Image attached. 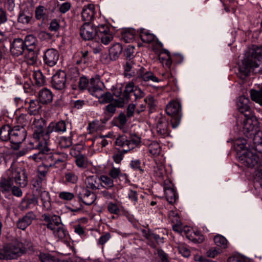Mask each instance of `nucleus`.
I'll return each instance as SVG.
<instances>
[{
    "instance_id": "5fc2aeb1",
    "label": "nucleus",
    "mask_w": 262,
    "mask_h": 262,
    "mask_svg": "<svg viewBox=\"0 0 262 262\" xmlns=\"http://www.w3.org/2000/svg\"><path fill=\"white\" fill-rule=\"evenodd\" d=\"M66 181L67 182L75 184L78 180V177L73 172H67L65 174Z\"/></svg>"
},
{
    "instance_id": "4c0bfd02",
    "label": "nucleus",
    "mask_w": 262,
    "mask_h": 262,
    "mask_svg": "<svg viewBox=\"0 0 262 262\" xmlns=\"http://www.w3.org/2000/svg\"><path fill=\"white\" fill-rule=\"evenodd\" d=\"M29 104L28 108L29 114L31 116L37 115L41 108L39 102L37 101L31 100Z\"/></svg>"
},
{
    "instance_id": "a878e982",
    "label": "nucleus",
    "mask_w": 262,
    "mask_h": 262,
    "mask_svg": "<svg viewBox=\"0 0 262 262\" xmlns=\"http://www.w3.org/2000/svg\"><path fill=\"white\" fill-rule=\"evenodd\" d=\"M37 194V195H36V196L37 197V196H39L42 203L43 207L47 210L50 209L51 198L49 192L43 189L41 190V191H40V193Z\"/></svg>"
},
{
    "instance_id": "2f4dec72",
    "label": "nucleus",
    "mask_w": 262,
    "mask_h": 262,
    "mask_svg": "<svg viewBox=\"0 0 262 262\" xmlns=\"http://www.w3.org/2000/svg\"><path fill=\"white\" fill-rule=\"evenodd\" d=\"M32 19V14L26 11H20L17 18L18 23L23 25L28 24Z\"/></svg>"
},
{
    "instance_id": "4468645a",
    "label": "nucleus",
    "mask_w": 262,
    "mask_h": 262,
    "mask_svg": "<svg viewBox=\"0 0 262 262\" xmlns=\"http://www.w3.org/2000/svg\"><path fill=\"white\" fill-rule=\"evenodd\" d=\"M7 174L10 176L13 181H15L16 184L19 185L20 187H24L27 185V177L25 173L21 174L20 171L11 168L7 171Z\"/></svg>"
},
{
    "instance_id": "1a4fd4ad",
    "label": "nucleus",
    "mask_w": 262,
    "mask_h": 262,
    "mask_svg": "<svg viewBox=\"0 0 262 262\" xmlns=\"http://www.w3.org/2000/svg\"><path fill=\"white\" fill-rule=\"evenodd\" d=\"M27 132L25 128L15 126L12 128L10 141L12 144L16 145V147L14 148L18 147L25 140Z\"/></svg>"
},
{
    "instance_id": "0e129e2a",
    "label": "nucleus",
    "mask_w": 262,
    "mask_h": 262,
    "mask_svg": "<svg viewBox=\"0 0 262 262\" xmlns=\"http://www.w3.org/2000/svg\"><path fill=\"white\" fill-rule=\"evenodd\" d=\"M157 254L161 262H169L168 255L165 253L162 249H157Z\"/></svg>"
},
{
    "instance_id": "7c9ffc66",
    "label": "nucleus",
    "mask_w": 262,
    "mask_h": 262,
    "mask_svg": "<svg viewBox=\"0 0 262 262\" xmlns=\"http://www.w3.org/2000/svg\"><path fill=\"white\" fill-rule=\"evenodd\" d=\"M12 128L8 124L2 126L0 128V139L3 141L10 140Z\"/></svg>"
},
{
    "instance_id": "cd10ccee",
    "label": "nucleus",
    "mask_w": 262,
    "mask_h": 262,
    "mask_svg": "<svg viewBox=\"0 0 262 262\" xmlns=\"http://www.w3.org/2000/svg\"><path fill=\"white\" fill-rule=\"evenodd\" d=\"M24 53L27 61L29 64H33L36 63L38 55L36 49H26Z\"/></svg>"
},
{
    "instance_id": "052dcab7",
    "label": "nucleus",
    "mask_w": 262,
    "mask_h": 262,
    "mask_svg": "<svg viewBox=\"0 0 262 262\" xmlns=\"http://www.w3.org/2000/svg\"><path fill=\"white\" fill-rule=\"evenodd\" d=\"M178 250L179 253L184 257H188L190 255V250L184 245H180Z\"/></svg>"
},
{
    "instance_id": "7ed1b4c3",
    "label": "nucleus",
    "mask_w": 262,
    "mask_h": 262,
    "mask_svg": "<svg viewBox=\"0 0 262 262\" xmlns=\"http://www.w3.org/2000/svg\"><path fill=\"white\" fill-rule=\"evenodd\" d=\"M26 252V247L18 241L6 244L0 249V259H13L17 258Z\"/></svg>"
},
{
    "instance_id": "c85d7f7f",
    "label": "nucleus",
    "mask_w": 262,
    "mask_h": 262,
    "mask_svg": "<svg viewBox=\"0 0 262 262\" xmlns=\"http://www.w3.org/2000/svg\"><path fill=\"white\" fill-rule=\"evenodd\" d=\"M157 132L163 137L168 136L169 132L168 129V123L163 122L162 119H160L157 125Z\"/></svg>"
},
{
    "instance_id": "dca6fc26",
    "label": "nucleus",
    "mask_w": 262,
    "mask_h": 262,
    "mask_svg": "<svg viewBox=\"0 0 262 262\" xmlns=\"http://www.w3.org/2000/svg\"><path fill=\"white\" fill-rule=\"evenodd\" d=\"M26 49L24 40L21 38H16L11 45L10 51L12 55L18 56L24 53Z\"/></svg>"
},
{
    "instance_id": "c03bdc74",
    "label": "nucleus",
    "mask_w": 262,
    "mask_h": 262,
    "mask_svg": "<svg viewBox=\"0 0 262 262\" xmlns=\"http://www.w3.org/2000/svg\"><path fill=\"white\" fill-rule=\"evenodd\" d=\"M31 115L27 114H21L18 118V122L21 126L20 127L25 128L26 125H28L31 120Z\"/></svg>"
},
{
    "instance_id": "13d9d810",
    "label": "nucleus",
    "mask_w": 262,
    "mask_h": 262,
    "mask_svg": "<svg viewBox=\"0 0 262 262\" xmlns=\"http://www.w3.org/2000/svg\"><path fill=\"white\" fill-rule=\"evenodd\" d=\"M47 167L42 165L38 167V178L45 181V178L48 172Z\"/></svg>"
},
{
    "instance_id": "20e7f679",
    "label": "nucleus",
    "mask_w": 262,
    "mask_h": 262,
    "mask_svg": "<svg viewBox=\"0 0 262 262\" xmlns=\"http://www.w3.org/2000/svg\"><path fill=\"white\" fill-rule=\"evenodd\" d=\"M140 142V138L136 135H130L129 138L123 135L117 137L115 144L120 148H122L121 151L124 153H127L137 147Z\"/></svg>"
},
{
    "instance_id": "6e6d98bb",
    "label": "nucleus",
    "mask_w": 262,
    "mask_h": 262,
    "mask_svg": "<svg viewBox=\"0 0 262 262\" xmlns=\"http://www.w3.org/2000/svg\"><path fill=\"white\" fill-rule=\"evenodd\" d=\"M39 259L41 262H56L55 257L45 253H40Z\"/></svg>"
},
{
    "instance_id": "58836bf2",
    "label": "nucleus",
    "mask_w": 262,
    "mask_h": 262,
    "mask_svg": "<svg viewBox=\"0 0 262 262\" xmlns=\"http://www.w3.org/2000/svg\"><path fill=\"white\" fill-rule=\"evenodd\" d=\"M43 181L37 178L36 179H34L32 181V185L33 187V193H35L36 195L37 193H39L40 191L41 190H43L44 189L42 187V182Z\"/></svg>"
},
{
    "instance_id": "a18cd8bd",
    "label": "nucleus",
    "mask_w": 262,
    "mask_h": 262,
    "mask_svg": "<svg viewBox=\"0 0 262 262\" xmlns=\"http://www.w3.org/2000/svg\"><path fill=\"white\" fill-rule=\"evenodd\" d=\"M76 163L78 167L85 168L88 166L86 157L82 155H79L76 158Z\"/></svg>"
},
{
    "instance_id": "423d86ee",
    "label": "nucleus",
    "mask_w": 262,
    "mask_h": 262,
    "mask_svg": "<svg viewBox=\"0 0 262 262\" xmlns=\"http://www.w3.org/2000/svg\"><path fill=\"white\" fill-rule=\"evenodd\" d=\"M166 112L171 117L170 122L172 127H177L180 122L182 116L180 103L176 101H170L166 106Z\"/></svg>"
},
{
    "instance_id": "de8ad7c7",
    "label": "nucleus",
    "mask_w": 262,
    "mask_h": 262,
    "mask_svg": "<svg viewBox=\"0 0 262 262\" xmlns=\"http://www.w3.org/2000/svg\"><path fill=\"white\" fill-rule=\"evenodd\" d=\"M148 151L153 156L158 155L161 151L159 144L157 142L151 143L149 145Z\"/></svg>"
},
{
    "instance_id": "39448f33",
    "label": "nucleus",
    "mask_w": 262,
    "mask_h": 262,
    "mask_svg": "<svg viewBox=\"0 0 262 262\" xmlns=\"http://www.w3.org/2000/svg\"><path fill=\"white\" fill-rule=\"evenodd\" d=\"M251 149L250 147H248L239 156V160L243 166L251 168L255 167L256 172L257 171V167L259 165L262 164V162L259 161L258 157Z\"/></svg>"
},
{
    "instance_id": "864d4df0",
    "label": "nucleus",
    "mask_w": 262,
    "mask_h": 262,
    "mask_svg": "<svg viewBox=\"0 0 262 262\" xmlns=\"http://www.w3.org/2000/svg\"><path fill=\"white\" fill-rule=\"evenodd\" d=\"M68 155L65 153H55V165L59 163L64 165L67 160Z\"/></svg>"
},
{
    "instance_id": "ea45409f",
    "label": "nucleus",
    "mask_w": 262,
    "mask_h": 262,
    "mask_svg": "<svg viewBox=\"0 0 262 262\" xmlns=\"http://www.w3.org/2000/svg\"><path fill=\"white\" fill-rule=\"evenodd\" d=\"M134 84L133 82H130L126 85L123 94L125 100L129 101L130 97L134 92Z\"/></svg>"
},
{
    "instance_id": "e2e57ef3",
    "label": "nucleus",
    "mask_w": 262,
    "mask_h": 262,
    "mask_svg": "<svg viewBox=\"0 0 262 262\" xmlns=\"http://www.w3.org/2000/svg\"><path fill=\"white\" fill-rule=\"evenodd\" d=\"M134 47L133 46H128L125 50L124 54L126 58H132L134 56Z\"/></svg>"
},
{
    "instance_id": "9d476101",
    "label": "nucleus",
    "mask_w": 262,
    "mask_h": 262,
    "mask_svg": "<svg viewBox=\"0 0 262 262\" xmlns=\"http://www.w3.org/2000/svg\"><path fill=\"white\" fill-rule=\"evenodd\" d=\"M46 121L41 118H35L33 125L34 126L33 138L36 140L40 139V137L43 138V141H47L48 136H46V133L44 132V128L46 127Z\"/></svg>"
},
{
    "instance_id": "393cba45",
    "label": "nucleus",
    "mask_w": 262,
    "mask_h": 262,
    "mask_svg": "<svg viewBox=\"0 0 262 262\" xmlns=\"http://www.w3.org/2000/svg\"><path fill=\"white\" fill-rule=\"evenodd\" d=\"M13 186L12 179L10 176L7 178L2 177L0 181V188L2 192H9Z\"/></svg>"
},
{
    "instance_id": "f704fd0d",
    "label": "nucleus",
    "mask_w": 262,
    "mask_h": 262,
    "mask_svg": "<svg viewBox=\"0 0 262 262\" xmlns=\"http://www.w3.org/2000/svg\"><path fill=\"white\" fill-rule=\"evenodd\" d=\"M36 195V194L33 193L32 198L23 200L20 205L21 210H24L29 208L31 204H33L34 206L37 205L38 199Z\"/></svg>"
},
{
    "instance_id": "69168bd1",
    "label": "nucleus",
    "mask_w": 262,
    "mask_h": 262,
    "mask_svg": "<svg viewBox=\"0 0 262 262\" xmlns=\"http://www.w3.org/2000/svg\"><path fill=\"white\" fill-rule=\"evenodd\" d=\"M59 196L60 199L64 200H71L74 197L73 193L68 192H61L59 193Z\"/></svg>"
},
{
    "instance_id": "0eeeda50",
    "label": "nucleus",
    "mask_w": 262,
    "mask_h": 262,
    "mask_svg": "<svg viewBox=\"0 0 262 262\" xmlns=\"http://www.w3.org/2000/svg\"><path fill=\"white\" fill-rule=\"evenodd\" d=\"M245 120L244 122L243 132L247 137L255 135L259 130L258 122L253 114H245Z\"/></svg>"
},
{
    "instance_id": "a211bd4d",
    "label": "nucleus",
    "mask_w": 262,
    "mask_h": 262,
    "mask_svg": "<svg viewBox=\"0 0 262 262\" xmlns=\"http://www.w3.org/2000/svg\"><path fill=\"white\" fill-rule=\"evenodd\" d=\"M237 108L243 114L251 113L249 106V99L244 96H239L237 101Z\"/></svg>"
},
{
    "instance_id": "8fccbe9b",
    "label": "nucleus",
    "mask_w": 262,
    "mask_h": 262,
    "mask_svg": "<svg viewBox=\"0 0 262 262\" xmlns=\"http://www.w3.org/2000/svg\"><path fill=\"white\" fill-rule=\"evenodd\" d=\"M99 180L102 182L107 188H111L114 186L113 180L108 176L102 175L99 178Z\"/></svg>"
},
{
    "instance_id": "3c124183",
    "label": "nucleus",
    "mask_w": 262,
    "mask_h": 262,
    "mask_svg": "<svg viewBox=\"0 0 262 262\" xmlns=\"http://www.w3.org/2000/svg\"><path fill=\"white\" fill-rule=\"evenodd\" d=\"M45 8L42 6L36 7L35 12V18L37 20L43 19L45 16Z\"/></svg>"
},
{
    "instance_id": "f3484780",
    "label": "nucleus",
    "mask_w": 262,
    "mask_h": 262,
    "mask_svg": "<svg viewBox=\"0 0 262 262\" xmlns=\"http://www.w3.org/2000/svg\"><path fill=\"white\" fill-rule=\"evenodd\" d=\"M43 220L48 224L47 227L50 230L55 229V227L60 225V217L57 215H51L49 214H43L41 216Z\"/></svg>"
},
{
    "instance_id": "c9c22d12",
    "label": "nucleus",
    "mask_w": 262,
    "mask_h": 262,
    "mask_svg": "<svg viewBox=\"0 0 262 262\" xmlns=\"http://www.w3.org/2000/svg\"><path fill=\"white\" fill-rule=\"evenodd\" d=\"M140 37L143 42L149 43L154 41L155 36L144 29H141L140 30Z\"/></svg>"
},
{
    "instance_id": "a19ab883",
    "label": "nucleus",
    "mask_w": 262,
    "mask_h": 262,
    "mask_svg": "<svg viewBox=\"0 0 262 262\" xmlns=\"http://www.w3.org/2000/svg\"><path fill=\"white\" fill-rule=\"evenodd\" d=\"M36 41L35 38L33 35H30L26 37L24 42L27 49H36Z\"/></svg>"
},
{
    "instance_id": "bf43d9fd",
    "label": "nucleus",
    "mask_w": 262,
    "mask_h": 262,
    "mask_svg": "<svg viewBox=\"0 0 262 262\" xmlns=\"http://www.w3.org/2000/svg\"><path fill=\"white\" fill-rule=\"evenodd\" d=\"M79 88L80 90H84L86 88L89 89L90 82L85 77H82L79 81Z\"/></svg>"
},
{
    "instance_id": "6e6552de",
    "label": "nucleus",
    "mask_w": 262,
    "mask_h": 262,
    "mask_svg": "<svg viewBox=\"0 0 262 262\" xmlns=\"http://www.w3.org/2000/svg\"><path fill=\"white\" fill-rule=\"evenodd\" d=\"M76 195L79 201L83 202L86 205H92L96 200V194L85 187H80L76 189Z\"/></svg>"
},
{
    "instance_id": "680f3d73",
    "label": "nucleus",
    "mask_w": 262,
    "mask_h": 262,
    "mask_svg": "<svg viewBox=\"0 0 262 262\" xmlns=\"http://www.w3.org/2000/svg\"><path fill=\"white\" fill-rule=\"evenodd\" d=\"M126 117L124 113H121L118 117L116 118V121L118 123V125L120 126H123L125 125L127 122Z\"/></svg>"
},
{
    "instance_id": "2eb2a0df",
    "label": "nucleus",
    "mask_w": 262,
    "mask_h": 262,
    "mask_svg": "<svg viewBox=\"0 0 262 262\" xmlns=\"http://www.w3.org/2000/svg\"><path fill=\"white\" fill-rule=\"evenodd\" d=\"M58 58L59 54L57 51L54 49H49L45 53L43 61L48 66L53 67L56 64Z\"/></svg>"
},
{
    "instance_id": "4be33fe9",
    "label": "nucleus",
    "mask_w": 262,
    "mask_h": 262,
    "mask_svg": "<svg viewBox=\"0 0 262 262\" xmlns=\"http://www.w3.org/2000/svg\"><path fill=\"white\" fill-rule=\"evenodd\" d=\"M252 144L249 146L255 151L262 153V132H258L254 135Z\"/></svg>"
},
{
    "instance_id": "37998d69",
    "label": "nucleus",
    "mask_w": 262,
    "mask_h": 262,
    "mask_svg": "<svg viewBox=\"0 0 262 262\" xmlns=\"http://www.w3.org/2000/svg\"><path fill=\"white\" fill-rule=\"evenodd\" d=\"M95 96L97 97L96 95ZM98 98L100 103H106L113 100V96L110 92H107L101 94L99 97L98 96Z\"/></svg>"
},
{
    "instance_id": "9b49d317",
    "label": "nucleus",
    "mask_w": 262,
    "mask_h": 262,
    "mask_svg": "<svg viewBox=\"0 0 262 262\" xmlns=\"http://www.w3.org/2000/svg\"><path fill=\"white\" fill-rule=\"evenodd\" d=\"M98 26L94 27L91 23H85L80 28V35L85 40L95 39L98 31Z\"/></svg>"
},
{
    "instance_id": "aec40b11",
    "label": "nucleus",
    "mask_w": 262,
    "mask_h": 262,
    "mask_svg": "<svg viewBox=\"0 0 262 262\" xmlns=\"http://www.w3.org/2000/svg\"><path fill=\"white\" fill-rule=\"evenodd\" d=\"M95 6L93 4H90L85 6L81 13L82 19L85 23H89L94 18Z\"/></svg>"
},
{
    "instance_id": "774afa93",
    "label": "nucleus",
    "mask_w": 262,
    "mask_h": 262,
    "mask_svg": "<svg viewBox=\"0 0 262 262\" xmlns=\"http://www.w3.org/2000/svg\"><path fill=\"white\" fill-rule=\"evenodd\" d=\"M145 104H148L150 111L151 112L152 110L154 108L155 106L154 102V98L152 96H148L144 100Z\"/></svg>"
},
{
    "instance_id": "ddd939ff",
    "label": "nucleus",
    "mask_w": 262,
    "mask_h": 262,
    "mask_svg": "<svg viewBox=\"0 0 262 262\" xmlns=\"http://www.w3.org/2000/svg\"><path fill=\"white\" fill-rule=\"evenodd\" d=\"M98 31L95 40H100L104 45L110 43L113 39V36L110 33V29L106 25H102L98 26Z\"/></svg>"
},
{
    "instance_id": "4d7b16f0",
    "label": "nucleus",
    "mask_w": 262,
    "mask_h": 262,
    "mask_svg": "<svg viewBox=\"0 0 262 262\" xmlns=\"http://www.w3.org/2000/svg\"><path fill=\"white\" fill-rule=\"evenodd\" d=\"M107 210L111 213L118 215L120 213V210L116 204L110 203L107 205Z\"/></svg>"
},
{
    "instance_id": "f257e3e1",
    "label": "nucleus",
    "mask_w": 262,
    "mask_h": 262,
    "mask_svg": "<svg viewBox=\"0 0 262 262\" xmlns=\"http://www.w3.org/2000/svg\"><path fill=\"white\" fill-rule=\"evenodd\" d=\"M262 73V46H253L238 66V77L245 79L251 72Z\"/></svg>"
},
{
    "instance_id": "72a5a7b5",
    "label": "nucleus",
    "mask_w": 262,
    "mask_h": 262,
    "mask_svg": "<svg viewBox=\"0 0 262 262\" xmlns=\"http://www.w3.org/2000/svg\"><path fill=\"white\" fill-rule=\"evenodd\" d=\"M101 84L99 79L91 78L90 81L89 91L94 95L95 93L102 90L100 85Z\"/></svg>"
},
{
    "instance_id": "e433bc0d",
    "label": "nucleus",
    "mask_w": 262,
    "mask_h": 262,
    "mask_svg": "<svg viewBox=\"0 0 262 262\" xmlns=\"http://www.w3.org/2000/svg\"><path fill=\"white\" fill-rule=\"evenodd\" d=\"M136 31L134 29H127L122 33V39L126 43L132 42L135 39Z\"/></svg>"
},
{
    "instance_id": "49530a36",
    "label": "nucleus",
    "mask_w": 262,
    "mask_h": 262,
    "mask_svg": "<svg viewBox=\"0 0 262 262\" xmlns=\"http://www.w3.org/2000/svg\"><path fill=\"white\" fill-rule=\"evenodd\" d=\"M214 242L217 246L221 247L223 248H225L227 247V239L221 235L215 236L214 238Z\"/></svg>"
},
{
    "instance_id": "c756f323",
    "label": "nucleus",
    "mask_w": 262,
    "mask_h": 262,
    "mask_svg": "<svg viewBox=\"0 0 262 262\" xmlns=\"http://www.w3.org/2000/svg\"><path fill=\"white\" fill-rule=\"evenodd\" d=\"M33 82L34 85L40 87L44 85L46 82L45 77L40 71H34L32 76Z\"/></svg>"
},
{
    "instance_id": "603ef678",
    "label": "nucleus",
    "mask_w": 262,
    "mask_h": 262,
    "mask_svg": "<svg viewBox=\"0 0 262 262\" xmlns=\"http://www.w3.org/2000/svg\"><path fill=\"white\" fill-rule=\"evenodd\" d=\"M144 75H143L142 77L141 78L143 81H149V80H151L153 82H158L159 81V79L156 77L154 74L148 71L146 73L144 74Z\"/></svg>"
},
{
    "instance_id": "09e8293b",
    "label": "nucleus",
    "mask_w": 262,
    "mask_h": 262,
    "mask_svg": "<svg viewBox=\"0 0 262 262\" xmlns=\"http://www.w3.org/2000/svg\"><path fill=\"white\" fill-rule=\"evenodd\" d=\"M247 144V140L244 138H239L235 141L234 143V146L237 150H243L245 148H248L246 146Z\"/></svg>"
},
{
    "instance_id": "473e14b6",
    "label": "nucleus",
    "mask_w": 262,
    "mask_h": 262,
    "mask_svg": "<svg viewBox=\"0 0 262 262\" xmlns=\"http://www.w3.org/2000/svg\"><path fill=\"white\" fill-rule=\"evenodd\" d=\"M166 200L170 204H174L178 198L175 190L170 187H166L164 189Z\"/></svg>"
},
{
    "instance_id": "6ab92c4d",
    "label": "nucleus",
    "mask_w": 262,
    "mask_h": 262,
    "mask_svg": "<svg viewBox=\"0 0 262 262\" xmlns=\"http://www.w3.org/2000/svg\"><path fill=\"white\" fill-rule=\"evenodd\" d=\"M66 128V124L64 121H60L57 123L51 122L47 128L46 136H48L49 134L53 132L57 133L64 132Z\"/></svg>"
},
{
    "instance_id": "5701e85b",
    "label": "nucleus",
    "mask_w": 262,
    "mask_h": 262,
    "mask_svg": "<svg viewBox=\"0 0 262 262\" xmlns=\"http://www.w3.org/2000/svg\"><path fill=\"white\" fill-rule=\"evenodd\" d=\"M38 99L42 104H49L53 100V94L50 90L44 88L39 92Z\"/></svg>"
},
{
    "instance_id": "412c9836",
    "label": "nucleus",
    "mask_w": 262,
    "mask_h": 262,
    "mask_svg": "<svg viewBox=\"0 0 262 262\" xmlns=\"http://www.w3.org/2000/svg\"><path fill=\"white\" fill-rule=\"evenodd\" d=\"M36 217L35 214L31 211L27 213L23 218L19 219L17 222V227L18 228L25 230L29 226L33 220Z\"/></svg>"
},
{
    "instance_id": "79ce46f5",
    "label": "nucleus",
    "mask_w": 262,
    "mask_h": 262,
    "mask_svg": "<svg viewBox=\"0 0 262 262\" xmlns=\"http://www.w3.org/2000/svg\"><path fill=\"white\" fill-rule=\"evenodd\" d=\"M63 225H60L55 227V229L52 230L54 231V234L55 236L59 239H63L67 235V231L64 229Z\"/></svg>"
},
{
    "instance_id": "338daca9",
    "label": "nucleus",
    "mask_w": 262,
    "mask_h": 262,
    "mask_svg": "<svg viewBox=\"0 0 262 262\" xmlns=\"http://www.w3.org/2000/svg\"><path fill=\"white\" fill-rule=\"evenodd\" d=\"M194 237L192 238V241L194 243H201L204 241V237L199 231L194 232Z\"/></svg>"
},
{
    "instance_id": "bb28decb",
    "label": "nucleus",
    "mask_w": 262,
    "mask_h": 262,
    "mask_svg": "<svg viewBox=\"0 0 262 262\" xmlns=\"http://www.w3.org/2000/svg\"><path fill=\"white\" fill-rule=\"evenodd\" d=\"M123 50L122 46L119 43L114 44L109 50V55L112 60L117 59L119 55L122 53Z\"/></svg>"
},
{
    "instance_id": "b1692460",
    "label": "nucleus",
    "mask_w": 262,
    "mask_h": 262,
    "mask_svg": "<svg viewBox=\"0 0 262 262\" xmlns=\"http://www.w3.org/2000/svg\"><path fill=\"white\" fill-rule=\"evenodd\" d=\"M99 179L98 178L97 176H91L86 178L85 183L87 189H91L92 190H97L100 188L101 184L98 182Z\"/></svg>"
},
{
    "instance_id": "f8f14e48",
    "label": "nucleus",
    "mask_w": 262,
    "mask_h": 262,
    "mask_svg": "<svg viewBox=\"0 0 262 262\" xmlns=\"http://www.w3.org/2000/svg\"><path fill=\"white\" fill-rule=\"evenodd\" d=\"M66 73L63 71H57L52 77L51 85L57 90H62L66 88Z\"/></svg>"
},
{
    "instance_id": "f03ea898",
    "label": "nucleus",
    "mask_w": 262,
    "mask_h": 262,
    "mask_svg": "<svg viewBox=\"0 0 262 262\" xmlns=\"http://www.w3.org/2000/svg\"><path fill=\"white\" fill-rule=\"evenodd\" d=\"M35 146L34 143L30 142V149H35L38 152L34 153L30 157L36 162L39 160L42 161L43 166L49 167L55 165V154L50 152V149L48 147L47 142L46 141H38L35 142Z\"/></svg>"
}]
</instances>
